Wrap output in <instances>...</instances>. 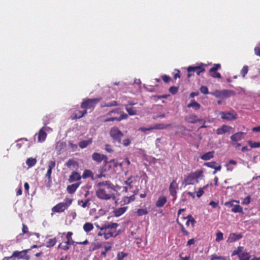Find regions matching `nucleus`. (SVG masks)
<instances>
[{
	"mask_svg": "<svg viewBox=\"0 0 260 260\" xmlns=\"http://www.w3.org/2000/svg\"><path fill=\"white\" fill-rule=\"evenodd\" d=\"M96 190V197L101 200H108L111 199L115 200V196L113 191L114 185L110 181L100 182L97 184Z\"/></svg>",
	"mask_w": 260,
	"mask_h": 260,
	"instance_id": "f257e3e1",
	"label": "nucleus"
},
{
	"mask_svg": "<svg viewBox=\"0 0 260 260\" xmlns=\"http://www.w3.org/2000/svg\"><path fill=\"white\" fill-rule=\"evenodd\" d=\"M118 224L115 222L105 223L101 228V231L98 233L99 236H104L105 240L111 237H115L118 234L116 233V229Z\"/></svg>",
	"mask_w": 260,
	"mask_h": 260,
	"instance_id": "f03ea898",
	"label": "nucleus"
},
{
	"mask_svg": "<svg viewBox=\"0 0 260 260\" xmlns=\"http://www.w3.org/2000/svg\"><path fill=\"white\" fill-rule=\"evenodd\" d=\"M106 116H110L107 117L104 120V122L111 121H120L123 119H126L128 118L127 114L122 111L119 108L115 109L110 111L106 115Z\"/></svg>",
	"mask_w": 260,
	"mask_h": 260,
	"instance_id": "7ed1b4c3",
	"label": "nucleus"
},
{
	"mask_svg": "<svg viewBox=\"0 0 260 260\" xmlns=\"http://www.w3.org/2000/svg\"><path fill=\"white\" fill-rule=\"evenodd\" d=\"M203 173V171L201 169L191 172L185 176L183 183H184L185 186L198 183L199 179H202L204 177Z\"/></svg>",
	"mask_w": 260,
	"mask_h": 260,
	"instance_id": "20e7f679",
	"label": "nucleus"
},
{
	"mask_svg": "<svg viewBox=\"0 0 260 260\" xmlns=\"http://www.w3.org/2000/svg\"><path fill=\"white\" fill-rule=\"evenodd\" d=\"M64 201V203H59L55 206H54L52 208V211L56 213H60L63 212L72 204L73 199L70 198H66Z\"/></svg>",
	"mask_w": 260,
	"mask_h": 260,
	"instance_id": "39448f33",
	"label": "nucleus"
},
{
	"mask_svg": "<svg viewBox=\"0 0 260 260\" xmlns=\"http://www.w3.org/2000/svg\"><path fill=\"white\" fill-rule=\"evenodd\" d=\"M101 100V98L87 99L84 100L81 104V108L86 110H93L96 104Z\"/></svg>",
	"mask_w": 260,
	"mask_h": 260,
	"instance_id": "423d86ee",
	"label": "nucleus"
},
{
	"mask_svg": "<svg viewBox=\"0 0 260 260\" xmlns=\"http://www.w3.org/2000/svg\"><path fill=\"white\" fill-rule=\"evenodd\" d=\"M109 134L114 142H117L119 144L121 143V138L123 136V134L118 127L116 126L112 127Z\"/></svg>",
	"mask_w": 260,
	"mask_h": 260,
	"instance_id": "0eeeda50",
	"label": "nucleus"
},
{
	"mask_svg": "<svg viewBox=\"0 0 260 260\" xmlns=\"http://www.w3.org/2000/svg\"><path fill=\"white\" fill-rule=\"evenodd\" d=\"M188 74L187 77L190 78L193 75L192 73H196L198 75H200V73L205 72V69L203 64L198 66H189L187 69Z\"/></svg>",
	"mask_w": 260,
	"mask_h": 260,
	"instance_id": "6e6552de",
	"label": "nucleus"
},
{
	"mask_svg": "<svg viewBox=\"0 0 260 260\" xmlns=\"http://www.w3.org/2000/svg\"><path fill=\"white\" fill-rule=\"evenodd\" d=\"M234 202L239 203V201L232 200L231 201L226 202L224 205L227 207H232L231 211L234 213H240L243 214V208L239 205H234Z\"/></svg>",
	"mask_w": 260,
	"mask_h": 260,
	"instance_id": "1a4fd4ad",
	"label": "nucleus"
},
{
	"mask_svg": "<svg viewBox=\"0 0 260 260\" xmlns=\"http://www.w3.org/2000/svg\"><path fill=\"white\" fill-rule=\"evenodd\" d=\"M220 68V64H214L213 67H212L209 70L210 76L213 78L220 79L221 78V74L219 72H217V71Z\"/></svg>",
	"mask_w": 260,
	"mask_h": 260,
	"instance_id": "9d476101",
	"label": "nucleus"
},
{
	"mask_svg": "<svg viewBox=\"0 0 260 260\" xmlns=\"http://www.w3.org/2000/svg\"><path fill=\"white\" fill-rule=\"evenodd\" d=\"M234 132V128L229 125L223 124L221 126V127L218 128L216 129V134L218 135H223L225 133H233Z\"/></svg>",
	"mask_w": 260,
	"mask_h": 260,
	"instance_id": "9b49d317",
	"label": "nucleus"
},
{
	"mask_svg": "<svg viewBox=\"0 0 260 260\" xmlns=\"http://www.w3.org/2000/svg\"><path fill=\"white\" fill-rule=\"evenodd\" d=\"M178 188V185L176 179H174L170 184L169 190L171 196L176 198L177 189Z\"/></svg>",
	"mask_w": 260,
	"mask_h": 260,
	"instance_id": "f8f14e48",
	"label": "nucleus"
},
{
	"mask_svg": "<svg viewBox=\"0 0 260 260\" xmlns=\"http://www.w3.org/2000/svg\"><path fill=\"white\" fill-rule=\"evenodd\" d=\"M185 210V209H180L178 210V218H177V219L176 220V222L179 224V225L180 226V230H181V232L182 234H183V235H184V236H188L189 234V232L185 230L184 225L179 221V218H178L179 216L180 215V214L181 213V212L184 211Z\"/></svg>",
	"mask_w": 260,
	"mask_h": 260,
	"instance_id": "ddd939ff",
	"label": "nucleus"
},
{
	"mask_svg": "<svg viewBox=\"0 0 260 260\" xmlns=\"http://www.w3.org/2000/svg\"><path fill=\"white\" fill-rule=\"evenodd\" d=\"M56 162L54 160H51L48 162V170L47 171V173L46 174V177L48 178L49 181H51V174H52V170L53 169H54L55 167Z\"/></svg>",
	"mask_w": 260,
	"mask_h": 260,
	"instance_id": "4468645a",
	"label": "nucleus"
},
{
	"mask_svg": "<svg viewBox=\"0 0 260 260\" xmlns=\"http://www.w3.org/2000/svg\"><path fill=\"white\" fill-rule=\"evenodd\" d=\"M246 132H239L232 135L230 138L232 141L237 142L245 138Z\"/></svg>",
	"mask_w": 260,
	"mask_h": 260,
	"instance_id": "2eb2a0df",
	"label": "nucleus"
},
{
	"mask_svg": "<svg viewBox=\"0 0 260 260\" xmlns=\"http://www.w3.org/2000/svg\"><path fill=\"white\" fill-rule=\"evenodd\" d=\"M92 159L97 163H101L106 158V155L98 152H94L91 155Z\"/></svg>",
	"mask_w": 260,
	"mask_h": 260,
	"instance_id": "dca6fc26",
	"label": "nucleus"
},
{
	"mask_svg": "<svg viewBox=\"0 0 260 260\" xmlns=\"http://www.w3.org/2000/svg\"><path fill=\"white\" fill-rule=\"evenodd\" d=\"M185 120L187 122L190 123H195L201 121V119L198 118V116L194 114H189L188 116H186L185 118Z\"/></svg>",
	"mask_w": 260,
	"mask_h": 260,
	"instance_id": "f3484780",
	"label": "nucleus"
},
{
	"mask_svg": "<svg viewBox=\"0 0 260 260\" xmlns=\"http://www.w3.org/2000/svg\"><path fill=\"white\" fill-rule=\"evenodd\" d=\"M86 114L87 111L85 110L83 111L76 110L72 114L71 118L72 119H79L83 117Z\"/></svg>",
	"mask_w": 260,
	"mask_h": 260,
	"instance_id": "a211bd4d",
	"label": "nucleus"
},
{
	"mask_svg": "<svg viewBox=\"0 0 260 260\" xmlns=\"http://www.w3.org/2000/svg\"><path fill=\"white\" fill-rule=\"evenodd\" d=\"M221 117L223 119H226L228 120H233L237 119V115L233 114L230 112H222L221 113Z\"/></svg>",
	"mask_w": 260,
	"mask_h": 260,
	"instance_id": "6ab92c4d",
	"label": "nucleus"
},
{
	"mask_svg": "<svg viewBox=\"0 0 260 260\" xmlns=\"http://www.w3.org/2000/svg\"><path fill=\"white\" fill-rule=\"evenodd\" d=\"M241 234L231 233L230 234L229 237L227 240V242L232 243L242 238Z\"/></svg>",
	"mask_w": 260,
	"mask_h": 260,
	"instance_id": "aec40b11",
	"label": "nucleus"
},
{
	"mask_svg": "<svg viewBox=\"0 0 260 260\" xmlns=\"http://www.w3.org/2000/svg\"><path fill=\"white\" fill-rule=\"evenodd\" d=\"M118 166L120 167L121 168L122 167V163H119L117 160L112 159L109 160V165L108 166V169L115 170V169L117 168Z\"/></svg>",
	"mask_w": 260,
	"mask_h": 260,
	"instance_id": "412c9836",
	"label": "nucleus"
},
{
	"mask_svg": "<svg viewBox=\"0 0 260 260\" xmlns=\"http://www.w3.org/2000/svg\"><path fill=\"white\" fill-rule=\"evenodd\" d=\"M182 219H187L185 225L186 226L188 227L189 226L190 223L191 224V225L192 228H193L194 226V224L196 223V221L193 217V216L189 214L187 215L186 217H183Z\"/></svg>",
	"mask_w": 260,
	"mask_h": 260,
	"instance_id": "4be33fe9",
	"label": "nucleus"
},
{
	"mask_svg": "<svg viewBox=\"0 0 260 260\" xmlns=\"http://www.w3.org/2000/svg\"><path fill=\"white\" fill-rule=\"evenodd\" d=\"M81 177H82L81 176L80 174L79 173L74 171L71 173V175L69 176V181L70 182H73L75 181H78L81 179Z\"/></svg>",
	"mask_w": 260,
	"mask_h": 260,
	"instance_id": "5701e85b",
	"label": "nucleus"
},
{
	"mask_svg": "<svg viewBox=\"0 0 260 260\" xmlns=\"http://www.w3.org/2000/svg\"><path fill=\"white\" fill-rule=\"evenodd\" d=\"M44 127H42L39 131L38 136V141L39 142H44L47 137V133L44 130Z\"/></svg>",
	"mask_w": 260,
	"mask_h": 260,
	"instance_id": "b1692460",
	"label": "nucleus"
},
{
	"mask_svg": "<svg viewBox=\"0 0 260 260\" xmlns=\"http://www.w3.org/2000/svg\"><path fill=\"white\" fill-rule=\"evenodd\" d=\"M80 182H77L71 185H68L67 188V190L69 193L72 194L75 192L76 189L79 186Z\"/></svg>",
	"mask_w": 260,
	"mask_h": 260,
	"instance_id": "393cba45",
	"label": "nucleus"
},
{
	"mask_svg": "<svg viewBox=\"0 0 260 260\" xmlns=\"http://www.w3.org/2000/svg\"><path fill=\"white\" fill-rule=\"evenodd\" d=\"M235 94L236 92L233 90H222V99L229 98Z\"/></svg>",
	"mask_w": 260,
	"mask_h": 260,
	"instance_id": "a878e982",
	"label": "nucleus"
},
{
	"mask_svg": "<svg viewBox=\"0 0 260 260\" xmlns=\"http://www.w3.org/2000/svg\"><path fill=\"white\" fill-rule=\"evenodd\" d=\"M214 151H211L206 152L203 154L202 155L200 156L201 159L204 160H208L214 157Z\"/></svg>",
	"mask_w": 260,
	"mask_h": 260,
	"instance_id": "bb28decb",
	"label": "nucleus"
},
{
	"mask_svg": "<svg viewBox=\"0 0 260 260\" xmlns=\"http://www.w3.org/2000/svg\"><path fill=\"white\" fill-rule=\"evenodd\" d=\"M167 202V198L164 196H161L159 197L158 200L156 201L155 205L158 208H160L164 206V205Z\"/></svg>",
	"mask_w": 260,
	"mask_h": 260,
	"instance_id": "cd10ccee",
	"label": "nucleus"
},
{
	"mask_svg": "<svg viewBox=\"0 0 260 260\" xmlns=\"http://www.w3.org/2000/svg\"><path fill=\"white\" fill-rule=\"evenodd\" d=\"M112 244V243H110L108 242L105 243V245L104 246L105 250L104 251H102L101 254V255L102 257H105L106 256V253L111 249Z\"/></svg>",
	"mask_w": 260,
	"mask_h": 260,
	"instance_id": "c85d7f7f",
	"label": "nucleus"
},
{
	"mask_svg": "<svg viewBox=\"0 0 260 260\" xmlns=\"http://www.w3.org/2000/svg\"><path fill=\"white\" fill-rule=\"evenodd\" d=\"M92 142V139H89L86 140H83L79 142L78 145L81 149H83L90 145Z\"/></svg>",
	"mask_w": 260,
	"mask_h": 260,
	"instance_id": "c756f323",
	"label": "nucleus"
},
{
	"mask_svg": "<svg viewBox=\"0 0 260 260\" xmlns=\"http://www.w3.org/2000/svg\"><path fill=\"white\" fill-rule=\"evenodd\" d=\"M188 108H192L194 110H198L201 108V105L197 102L195 100H191L190 103L187 105Z\"/></svg>",
	"mask_w": 260,
	"mask_h": 260,
	"instance_id": "7c9ffc66",
	"label": "nucleus"
},
{
	"mask_svg": "<svg viewBox=\"0 0 260 260\" xmlns=\"http://www.w3.org/2000/svg\"><path fill=\"white\" fill-rule=\"evenodd\" d=\"M127 207L118 208L115 210L114 213L115 216L118 217L123 214L127 210Z\"/></svg>",
	"mask_w": 260,
	"mask_h": 260,
	"instance_id": "2f4dec72",
	"label": "nucleus"
},
{
	"mask_svg": "<svg viewBox=\"0 0 260 260\" xmlns=\"http://www.w3.org/2000/svg\"><path fill=\"white\" fill-rule=\"evenodd\" d=\"M118 104L117 102L115 101H110L109 102H105L103 103L101 105V108L105 107H111L118 106Z\"/></svg>",
	"mask_w": 260,
	"mask_h": 260,
	"instance_id": "473e14b6",
	"label": "nucleus"
},
{
	"mask_svg": "<svg viewBox=\"0 0 260 260\" xmlns=\"http://www.w3.org/2000/svg\"><path fill=\"white\" fill-rule=\"evenodd\" d=\"M171 126V124L156 123L153 125L154 129H163Z\"/></svg>",
	"mask_w": 260,
	"mask_h": 260,
	"instance_id": "72a5a7b5",
	"label": "nucleus"
},
{
	"mask_svg": "<svg viewBox=\"0 0 260 260\" xmlns=\"http://www.w3.org/2000/svg\"><path fill=\"white\" fill-rule=\"evenodd\" d=\"M68 168L73 167L74 168H78L79 166L78 162L73 159H69L66 164Z\"/></svg>",
	"mask_w": 260,
	"mask_h": 260,
	"instance_id": "f704fd0d",
	"label": "nucleus"
},
{
	"mask_svg": "<svg viewBox=\"0 0 260 260\" xmlns=\"http://www.w3.org/2000/svg\"><path fill=\"white\" fill-rule=\"evenodd\" d=\"M135 196L134 194H133L130 197L127 196H124L122 198V202H123L124 204H128L130 203L131 202L135 201Z\"/></svg>",
	"mask_w": 260,
	"mask_h": 260,
	"instance_id": "c9c22d12",
	"label": "nucleus"
},
{
	"mask_svg": "<svg viewBox=\"0 0 260 260\" xmlns=\"http://www.w3.org/2000/svg\"><path fill=\"white\" fill-rule=\"evenodd\" d=\"M90 199H87L85 201L83 200H78V205H80L82 207L85 208L86 207H89L90 205Z\"/></svg>",
	"mask_w": 260,
	"mask_h": 260,
	"instance_id": "e433bc0d",
	"label": "nucleus"
},
{
	"mask_svg": "<svg viewBox=\"0 0 260 260\" xmlns=\"http://www.w3.org/2000/svg\"><path fill=\"white\" fill-rule=\"evenodd\" d=\"M83 229L85 232L88 233L93 229V225L90 222H86L83 225Z\"/></svg>",
	"mask_w": 260,
	"mask_h": 260,
	"instance_id": "4c0bfd02",
	"label": "nucleus"
},
{
	"mask_svg": "<svg viewBox=\"0 0 260 260\" xmlns=\"http://www.w3.org/2000/svg\"><path fill=\"white\" fill-rule=\"evenodd\" d=\"M81 177L84 179H86L88 177H91L93 179V173L90 170H85Z\"/></svg>",
	"mask_w": 260,
	"mask_h": 260,
	"instance_id": "58836bf2",
	"label": "nucleus"
},
{
	"mask_svg": "<svg viewBox=\"0 0 260 260\" xmlns=\"http://www.w3.org/2000/svg\"><path fill=\"white\" fill-rule=\"evenodd\" d=\"M125 110L130 116H133L137 114V110L134 107H129L125 105Z\"/></svg>",
	"mask_w": 260,
	"mask_h": 260,
	"instance_id": "ea45409f",
	"label": "nucleus"
},
{
	"mask_svg": "<svg viewBox=\"0 0 260 260\" xmlns=\"http://www.w3.org/2000/svg\"><path fill=\"white\" fill-rule=\"evenodd\" d=\"M244 249V247L243 246H239L237 247V248L235 250H234L232 253V256H235V255H238V257L239 255H240L241 253H242L243 252V250Z\"/></svg>",
	"mask_w": 260,
	"mask_h": 260,
	"instance_id": "a19ab883",
	"label": "nucleus"
},
{
	"mask_svg": "<svg viewBox=\"0 0 260 260\" xmlns=\"http://www.w3.org/2000/svg\"><path fill=\"white\" fill-rule=\"evenodd\" d=\"M250 257V256L248 252H243L242 253H241L240 255H239V260H249Z\"/></svg>",
	"mask_w": 260,
	"mask_h": 260,
	"instance_id": "79ce46f5",
	"label": "nucleus"
},
{
	"mask_svg": "<svg viewBox=\"0 0 260 260\" xmlns=\"http://www.w3.org/2000/svg\"><path fill=\"white\" fill-rule=\"evenodd\" d=\"M29 249L23 250L22 251H14L13 253L12 256L23 258L24 257L22 255H20V253L24 252L27 253Z\"/></svg>",
	"mask_w": 260,
	"mask_h": 260,
	"instance_id": "37998d69",
	"label": "nucleus"
},
{
	"mask_svg": "<svg viewBox=\"0 0 260 260\" xmlns=\"http://www.w3.org/2000/svg\"><path fill=\"white\" fill-rule=\"evenodd\" d=\"M36 163L37 160L36 158H33L31 157L27 158L26 161V164L29 167H33L36 165Z\"/></svg>",
	"mask_w": 260,
	"mask_h": 260,
	"instance_id": "c03bdc74",
	"label": "nucleus"
},
{
	"mask_svg": "<svg viewBox=\"0 0 260 260\" xmlns=\"http://www.w3.org/2000/svg\"><path fill=\"white\" fill-rule=\"evenodd\" d=\"M57 241L55 238L49 239L46 244V246L47 247H51L54 246Z\"/></svg>",
	"mask_w": 260,
	"mask_h": 260,
	"instance_id": "a18cd8bd",
	"label": "nucleus"
},
{
	"mask_svg": "<svg viewBox=\"0 0 260 260\" xmlns=\"http://www.w3.org/2000/svg\"><path fill=\"white\" fill-rule=\"evenodd\" d=\"M102 247V244L99 243H93L90 247V251H93Z\"/></svg>",
	"mask_w": 260,
	"mask_h": 260,
	"instance_id": "49530a36",
	"label": "nucleus"
},
{
	"mask_svg": "<svg viewBox=\"0 0 260 260\" xmlns=\"http://www.w3.org/2000/svg\"><path fill=\"white\" fill-rule=\"evenodd\" d=\"M136 213L138 216H143L144 215H146L148 213V211L146 208L139 209L137 211Z\"/></svg>",
	"mask_w": 260,
	"mask_h": 260,
	"instance_id": "de8ad7c7",
	"label": "nucleus"
},
{
	"mask_svg": "<svg viewBox=\"0 0 260 260\" xmlns=\"http://www.w3.org/2000/svg\"><path fill=\"white\" fill-rule=\"evenodd\" d=\"M220 259V260H226V258L225 256H217L215 254H212L210 256V260Z\"/></svg>",
	"mask_w": 260,
	"mask_h": 260,
	"instance_id": "09e8293b",
	"label": "nucleus"
},
{
	"mask_svg": "<svg viewBox=\"0 0 260 260\" xmlns=\"http://www.w3.org/2000/svg\"><path fill=\"white\" fill-rule=\"evenodd\" d=\"M208 185H206L203 187H200L197 192V196L198 198H200L204 193V189L208 187Z\"/></svg>",
	"mask_w": 260,
	"mask_h": 260,
	"instance_id": "8fccbe9b",
	"label": "nucleus"
},
{
	"mask_svg": "<svg viewBox=\"0 0 260 260\" xmlns=\"http://www.w3.org/2000/svg\"><path fill=\"white\" fill-rule=\"evenodd\" d=\"M248 143L250 146L251 148H258L260 147V142H253L252 141H249Z\"/></svg>",
	"mask_w": 260,
	"mask_h": 260,
	"instance_id": "3c124183",
	"label": "nucleus"
},
{
	"mask_svg": "<svg viewBox=\"0 0 260 260\" xmlns=\"http://www.w3.org/2000/svg\"><path fill=\"white\" fill-rule=\"evenodd\" d=\"M127 254L123 252H120L117 253V260H123L124 258L127 256Z\"/></svg>",
	"mask_w": 260,
	"mask_h": 260,
	"instance_id": "603ef678",
	"label": "nucleus"
},
{
	"mask_svg": "<svg viewBox=\"0 0 260 260\" xmlns=\"http://www.w3.org/2000/svg\"><path fill=\"white\" fill-rule=\"evenodd\" d=\"M248 71V67L247 66H244L242 70H241L240 74L244 78L245 75L247 74Z\"/></svg>",
	"mask_w": 260,
	"mask_h": 260,
	"instance_id": "864d4df0",
	"label": "nucleus"
},
{
	"mask_svg": "<svg viewBox=\"0 0 260 260\" xmlns=\"http://www.w3.org/2000/svg\"><path fill=\"white\" fill-rule=\"evenodd\" d=\"M132 176L128 177L126 180L124 182V184L127 185L129 186V188H132L133 187L132 183L133 181L132 180Z\"/></svg>",
	"mask_w": 260,
	"mask_h": 260,
	"instance_id": "5fc2aeb1",
	"label": "nucleus"
},
{
	"mask_svg": "<svg viewBox=\"0 0 260 260\" xmlns=\"http://www.w3.org/2000/svg\"><path fill=\"white\" fill-rule=\"evenodd\" d=\"M216 242H219L223 239V233L220 231L216 233Z\"/></svg>",
	"mask_w": 260,
	"mask_h": 260,
	"instance_id": "6e6d98bb",
	"label": "nucleus"
},
{
	"mask_svg": "<svg viewBox=\"0 0 260 260\" xmlns=\"http://www.w3.org/2000/svg\"><path fill=\"white\" fill-rule=\"evenodd\" d=\"M211 94L216 98H222V90H216L214 92Z\"/></svg>",
	"mask_w": 260,
	"mask_h": 260,
	"instance_id": "4d7b16f0",
	"label": "nucleus"
},
{
	"mask_svg": "<svg viewBox=\"0 0 260 260\" xmlns=\"http://www.w3.org/2000/svg\"><path fill=\"white\" fill-rule=\"evenodd\" d=\"M170 93L173 94H175L177 93L178 91V87L176 86H171L169 88V89Z\"/></svg>",
	"mask_w": 260,
	"mask_h": 260,
	"instance_id": "13d9d810",
	"label": "nucleus"
},
{
	"mask_svg": "<svg viewBox=\"0 0 260 260\" xmlns=\"http://www.w3.org/2000/svg\"><path fill=\"white\" fill-rule=\"evenodd\" d=\"M216 165H217V163L215 161L208 162H205L204 164L205 166H206L208 167L212 168V169H214L215 167V166Z\"/></svg>",
	"mask_w": 260,
	"mask_h": 260,
	"instance_id": "bf43d9fd",
	"label": "nucleus"
},
{
	"mask_svg": "<svg viewBox=\"0 0 260 260\" xmlns=\"http://www.w3.org/2000/svg\"><path fill=\"white\" fill-rule=\"evenodd\" d=\"M200 90V91L204 94H207L209 93L208 89L207 86H201Z\"/></svg>",
	"mask_w": 260,
	"mask_h": 260,
	"instance_id": "052dcab7",
	"label": "nucleus"
},
{
	"mask_svg": "<svg viewBox=\"0 0 260 260\" xmlns=\"http://www.w3.org/2000/svg\"><path fill=\"white\" fill-rule=\"evenodd\" d=\"M251 198L250 196H247L243 200L242 204L243 205H248L250 203Z\"/></svg>",
	"mask_w": 260,
	"mask_h": 260,
	"instance_id": "680f3d73",
	"label": "nucleus"
},
{
	"mask_svg": "<svg viewBox=\"0 0 260 260\" xmlns=\"http://www.w3.org/2000/svg\"><path fill=\"white\" fill-rule=\"evenodd\" d=\"M161 79L165 83H169L171 80V77L166 75H162Z\"/></svg>",
	"mask_w": 260,
	"mask_h": 260,
	"instance_id": "e2e57ef3",
	"label": "nucleus"
},
{
	"mask_svg": "<svg viewBox=\"0 0 260 260\" xmlns=\"http://www.w3.org/2000/svg\"><path fill=\"white\" fill-rule=\"evenodd\" d=\"M72 235H73L72 232H68L67 236H66L67 241L66 242V243H67V244H69L70 243V240L72 239L71 237H72Z\"/></svg>",
	"mask_w": 260,
	"mask_h": 260,
	"instance_id": "0e129e2a",
	"label": "nucleus"
},
{
	"mask_svg": "<svg viewBox=\"0 0 260 260\" xmlns=\"http://www.w3.org/2000/svg\"><path fill=\"white\" fill-rule=\"evenodd\" d=\"M22 231L23 234L28 233V227L26 225H25L24 224H22Z\"/></svg>",
	"mask_w": 260,
	"mask_h": 260,
	"instance_id": "69168bd1",
	"label": "nucleus"
},
{
	"mask_svg": "<svg viewBox=\"0 0 260 260\" xmlns=\"http://www.w3.org/2000/svg\"><path fill=\"white\" fill-rule=\"evenodd\" d=\"M131 141L129 139H125L123 140V145L124 146H128L131 144Z\"/></svg>",
	"mask_w": 260,
	"mask_h": 260,
	"instance_id": "338daca9",
	"label": "nucleus"
},
{
	"mask_svg": "<svg viewBox=\"0 0 260 260\" xmlns=\"http://www.w3.org/2000/svg\"><path fill=\"white\" fill-rule=\"evenodd\" d=\"M254 53L257 56H258L260 57V47H256L254 49Z\"/></svg>",
	"mask_w": 260,
	"mask_h": 260,
	"instance_id": "774afa93",
	"label": "nucleus"
}]
</instances>
